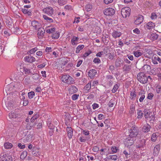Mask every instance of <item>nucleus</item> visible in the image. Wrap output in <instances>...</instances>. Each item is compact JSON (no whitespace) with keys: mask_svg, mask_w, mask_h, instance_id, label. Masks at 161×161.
I'll list each match as a JSON object with an SVG mask.
<instances>
[{"mask_svg":"<svg viewBox=\"0 0 161 161\" xmlns=\"http://www.w3.org/2000/svg\"><path fill=\"white\" fill-rule=\"evenodd\" d=\"M79 38L78 37H75V36H73V38L71 40V43L73 45H75L77 44V43L76 42H77Z\"/></svg>","mask_w":161,"mask_h":161,"instance_id":"nucleus-27","label":"nucleus"},{"mask_svg":"<svg viewBox=\"0 0 161 161\" xmlns=\"http://www.w3.org/2000/svg\"><path fill=\"white\" fill-rule=\"evenodd\" d=\"M22 11L24 14H26L28 15H31V13L30 10L25 8H22Z\"/></svg>","mask_w":161,"mask_h":161,"instance_id":"nucleus-31","label":"nucleus"},{"mask_svg":"<svg viewBox=\"0 0 161 161\" xmlns=\"http://www.w3.org/2000/svg\"><path fill=\"white\" fill-rule=\"evenodd\" d=\"M108 159H110L112 160H116L117 159L118 157L116 155H109L108 156Z\"/></svg>","mask_w":161,"mask_h":161,"instance_id":"nucleus-45","label":"nucleus"},{"mask_svg":"<svg viewBox=\"0 0 161 161\" xmlns=\"http://www.w3.org/2000/svg\"><path fill=\"white\" fill-rule=\"evenodd\" d=\"M119 87V85L117 84H115L113 87V88L112 90V92L113 93H114L116 92L117 90L118 89Z\"/></svg>","mask_w":161,"mask_h":161,"instance_id":"nucleus-39","label":"nucleus"},{"mask_svg":"<svg viewBox=\"0 0 161 161\" xmlns=\"http://www.w3.org/2000/svg\"><path fill=\"white\" fill-rule=\"evenodd\" d=\"M32 78L34 80H37L39 78V75L38 74L36 73L32 75Z\"/></svg>","mask_w":161,"mask_h":161,"instance_id":"nucleus-48","label":"nucleus"},{"mask_svg":"<svg viewBox=\"0 0 161 161\" xmlns=\"http://www.w3.org/2000/svg\"><path fill=\"white\" fill-rule=\"evenodd\" d=\"M98 80H96L95 81H94L93 82V83H92V86L94 88L97 85H98Z\"/></svg>","mask_w":161,"mask_h":161,"instance_id":"nucleus-59","label":"nucleus"},{"mask_svg":"<svg viewBox=\"0 0 161 161\" xmlns=\"http://www.w3.org/2000/svg\"><path fill=\"white\" fill-rule=\"evenodd\" d=\"M134 138L129 137L125 139V146L129 147L131 146L134 142Z\"/></svg>","mask_w":161,"mask_h":161,"instance_id":"nucleus-9","label":"nucleus"},{"mask_svg":"<svg viewBox=\"0 0 161 161\" xmlns=\"http://www.w3.org/2000/svg\"><path fill=\"white\" fill-rule=\"evenodd\" d=\"M37 36L39 38H41L44 35L45 31L44 29L41 26L38 29Z\"/></svg>","mask_w":161,"mask_h":161,"instance_id":"nucleus-12","label":"nucleus"},{"mask_svg":"<svg viewBox=\"0 0 161 161\" xmlns=\"http://www.w3.org/2000/svg\"><path fill=\"white\" fill-rule=\"evenodd\" d=\"M142 53L139 51L138 50L134 52V56L137 58L141 56L142 55Z\"/></svg>","mask_w":161,"mask_h":161,"instance_id":"nucleus-35","label":"nucleus"},{"mask_svg":"<svg viewBox=\"0 0 161 161\" xmlns=\"http://www.w3.org/2000/svg\"><path fill=\"white\" fill-rule=\"evenodd\" d=\"M121 35L120 32L118 31H114L112 33V36L113 37L116 38L117 37H119Z\"/></svg>","mask_w":161,"mask_h":161,"instance_id":"nucleus-25","label":"nucleus"},{"mask_svg":"<svg viewBox=\"0 0 161 161\" xmlns=\"http://www.w3.org/2000/svg\"><path fill=\"white\" fill-rule=\"evenodd\" d=\"M66 0H58V3L61 5H63L66 3Z\"/></svg>","mask_w":161,"mask_h":161,"instance_id":"nucleus-47","label":"nucleus"},{"mask_svg":"<svg viewBox=\"0 0 161 161\" xmlns=\"http://www.w3.org/2000/svg\"><path fill=\"white\" fill-rule=\"evenodd\" d=\"M160 150V145L159 144H158L155 146L153 149V155L154 156H157L158 154L159 150Z\"/></svg>","mask_w":161,"mask_h":161,"instance_id":"nucleus-18","label":"nucleus"},{"mask_svg":"<svg viewBox=\"0 0 161 161\" xmlns=\"http://www.w3.org/2000/svg\"><path fill=\"white\" fill-rule=\"evenodd\" d=\"M61 80L63 82L68 84H73L75 83L73 78L69 75H62Z\"/></svg>","mask_w":161,"mask_h":161,"instance_id":"nucleus-1","label":"nucleus"},{"mask_svg":"<svg viewBox=\"0 0 161 161\" xmlns=\"http://www.w3.org/2000/svg\"><path fill=\"white\" fill-rule=\"evenodd\" d=\"M42 17L44 20L46 21L49 23H52L53 22V19L48 17L47 15H43Z\"/></svg>","mask_w":161,"mask_h":161,"instance_id":"nucleus-28","label":"nucleus"},{"mask_svg":"<svg viewBox=\"0 0 161 161\" xmlns=\"http://www.w3.org/2000/svg\"><path fill=\"white\" fill-rule=\"evenodd\" d=\"M156 92L158 93L161 92V86L158 85L156 87Z\"/></svg>","mask_w":161,"mask_h":161,"instance_id":"nucleus-46","label":"nucleus"},{"mask_svg":"<svg viewBox=\"0 0 161 161\" xmlns=\"http://www.w3.org/2000/svg\"><path fill=\"white\" fill-rule=\"evenodd\" d=\"M138 80L142 84H145L147 82V76L143 72H140L137 75Z\"/></svg>","mask_w":161,"mask_h":161,"instance_id":"nucleus-2","label":"nucleus"},{"mask_svg":"<svg viewBox=\"0 0 161 161\" xmlns=\"http://www.w3.org/2000/svg\"><path fill=\"white\" fill-rule=\"evenodd\" d=\"M79 96V94H74L72 96V99L73 100H75L78 99Z\"/></svg>","mask_w":161,"mask_h":161,"instance_id":"nucleus-51","label":"nucleus"},{"mask_svg":"<svg viewBox=\"0 0 161 161\" xmlns=\"http://www.w3.org/2000/svg\"><path fill=\"white\" fill-rule=\"evenodd\" d=\"M35 95L34 92L33 91L29 92L28 93V96L29 98L31 99Z\"/></svg>","mask_w":161,"mask_h":161,"instance_id":"nucleus-42","label":"nucleus"},{"mask_svg":"<svg viewBox=\"0 0 161 161\" xmlns=\"http://www.w3.org/2000/svg\"><path fill=\"white\" fill-rule=\"evenodd\" d=\"M59 32H56L53 34L52 36V38L54 39H57L59 38Z\"/></svg>","mask_w":161,"mask_h":161,"instance_id":"nucleus-41","label":"nucleus"},{"mask_svg":"<svg viewBox=\"0 0 161 161\" xmlns=\"http://www.w3.org/2000/svg\"><path fill=\"white\" fill-rule=\"evenodd\" d=\"M146 142V140L144 139L139 140L136 142V146L139 148H143L145 146Z\"/></svg>","mask_w":161,"mask_h":161,"instance_id":"nucleus-10","label":"nucleus"},{"mask_svg":"<svg viewBox=\"0 0 161 161\" xmlns=\"http://www.w3.org/2000/svg\"><path fill=\"white\" fill-rule=\"evenodd\" d=\"M115 13L114 9L112 8H109L105 9L103 11L104 14L106 16H112Z\"/></svg>","mask_w":161,"mask_h":161,"instance_id":"nucleus-8","label":"nucleus"},{"mask_svg":"<svg viewBox=\"0 0 161 161\" xmlns=\"http://www.w3.org/2000/svg\"><path fill=\"white\" fill-rule=\"evenodd\" d=\"M29 103V101L27 99H25L22 102V101H21L20 102V103H22L23 105L24 106H26Z\"/></svg>","mask_w":161,"mask_h":161,"instance_id":"nucleus-50","label":"nucleus"},{"mask_svg":"<svg viewBox=\"0 0 161 161\" xmlns=\"http://www.w3.org/2000/svg\"><path fill=\"white\" fill-rule=\"evenodd\" d=\"M143 17L142 15H139L136 18L135 21V23L137 25H139L141 24L143 21Z\"/></svg>","mask_w":161,"mask_h":161,"instance_id":"nucleus-17","label":"nucleus"},{"mask_svg":"<svg viewBox=\"0 0 161 161\" xmlns=\"http://www.w3.org/2000/svg\"><path fill=\"white\" fill-rule=\"evenodd\" d=\"M129 137L131 138H135L138 134V130L137 127L135 126H133L129 131Z\"/></svg>","mask_w":161,"mask_h":161,"instance_id":"nucleus-4","label":"nucleus"},{"mask_svg":"<svg viewBox=\"0 0 161 161\" xmlns=\"http://www.w3.org/2000/svg\"><path fill=\"white\" fill-rule=\"evenodd\" d=\"M158 133H154L151 136V140L152 141L155 142L158 136Z\"/></svg>","mask_w":161,"mask_h":161,"instance_id":"nucleus-26","label":"nucleus"},{"mask_svg":"<svg viewBox=\"0 0 161 161\" xmlns=\"http://www.w3.org/2000/svg\"><path fill=\"white\" fill-rule=\"evenodd\" d=\"M153 94L152 93H149L148 94V96L147 97V98L149 99H152L153 97Z\"/></svg>","mask_w":161,"mask_h":161,"instance_id":"nucleus-58","label":"nucleus"},{"mask_svg":"<svg viewBox=\"0 0 161 161\" xmlns=\"http://www.w3.org/2000/svg\"><path fill=\"white\" fill-rule=\"evenodd\" d=\"M151 128V126L148 124L145 125L143 127V131L145 133L147 132L150 131Z\"/></svg>","mask_w":161,"mask_h":161,"instance_id":"nucleus-23","label":"nucleus"},{"mask_svg":"<svg viewBox=\"0 0 161 161\" xmlns=\"http://www.w3.org/2000/svg\"><path fill=\"white\" fill-rule=\"evenodd\" d=\"M93 62L95 63L99 64L101 62V61L99 58H95L93 59Z\"/></svg>","mask_w":161,"mask_h":161,"instance_id":"nucleus-54","label":"nucleus"},{"mask_svg":"<svg viewBox=\"0 0 161 161\" xmlns=\"http://www.w3.org/2000/svg\"><path fill=\"white\" fill-rule=\"evenodd\" d=\"M0 158V161H13L12 156L8 154H1Z\"/></svg>","mask_w":161,"mask_h":161,"instance_id":"nucleus-7","label":"nucleus"},{"mask_svg":"<svg viewBox=\"0 0 161 161\" xmlns=\"http://www.w3.org/2000/svg\"><path fill=\"white\" fill-rule=\"evenodd\" d=\"M12 144L9 142H6L4 144V147L6 149H10L12 147Z\"/></svg>","mask_w":161,"mask_h":161,"instance_id":"nucleus-29","label":"nucleus"},{"mask_svg":"<svg viewBox=\"0 0 161 161\" xmlns=\"http://www.w3.org/2000/svg\"><path fill=\"white\" fill-rule=\"evenodd\" d=\"M114 105V101L112 100H110L108 104V106L110 107H112Z\"/></svg>","mask_w":161,"mask_h":161,"instance_id":"nucleus-60","label":"nucleus"},{"mask_svg":"<svg viewBox=\"0 0 161 161\" xmlns=\"http://www.w3.org/2000/svg\"><path fill=\"white\" fill-rule=\"evenodd\" d=\"M55 28H52L50 29H48L46 30V32L48 33H52L55 31Z\"/></svg>","mask_w":161,"mask_h":161,"instance_id":"nucleus-56","label":"nucleus"},{"mask_svg":"<svg viewBox=\"0 0 161 161\" xmlns=\"http://www.w3.org/2000/svg\"><path fill=\"white\" fill-rule=\"evenodd\" d=\"M78 90L76 87L74 86H71L69 89V93L70 94H73L76 92Z\"/></svg>","mask_w":161,"mask_h":161,"instance_id":"nucleus-22","label":"nucleus"},{"mask_svg":"<svg viewBox=\"0 0 161 161\" xmlns=\"http://www.w3.org/2000/svg\"><path fill=\"white\" fill-rule=\"evenodd\" d=\"M92 150L94 152H97L99 150V148L97 146H95L93 148Z\"/></svg>","mask_w":161,"mask_h":161,"instance_id":"nucleus-62","label":"nucleus"},{"mask_svg":"<svg viewBox=\"0 0 161 161\" xmlns=\"http://www.w3.org/2000/svg\"><path fill=\"white\" fill-rule=\"evenodd\" d=\"M37 115H35L34 116H33L31 119V122H34L35 120L37 119Z\"/></svg>","mask_w":161,"mask_h":161,"instance_id":"nucleus-64","label":"nucleus"},{"mask_svg":"<svg viewBox=\"0 0 161 161\" xmlns=\"http://www.w3.org/2000/svg\"><path fill=\"white\" fill-rule=\"evenodd\" d=\"M97 73V71L94 69H90L88 73V76L91 79L93 78Z\"/></svg>","mask_w":161,"mask_h":161,"instance_id":"nucleus-15","label":"nucleus"},{"mask_svg":"<svg viewBox=\"0 0 161 161\" xmlns=\"http://www.w3.org/2000/svg\"><path fill=\"white\" fill-rule=\"evenodd\" d=\"M151 37L153 40H156L158 38V35L156 33H153L151 35Z\"/></svg>","mask_w":161,"mask_h":161,"instance_id":"nucleus-40","label":"nucleus"},{"mask_svg":"<svg viewBox=\"0 0 161 161\" xmlns=\"http://www.w3.org/2000/svg\"><path fill=\"white\" fill-rule=\"evenodd\" d=\"M136 96V94L135 91H131L130 93V99L131 100H134Z\"/></svg>","mask_w":161,"mask_h":161,"instance_id":"nucleus-30","label":"nucleus"},{"mask_svg":"<svg viewBox=\"0 0 161 161\" xmlns=\"http://www.w3.org/2000/svg\"><path fill=\"white\" fill-rule=\"evenodd\" d=\"M37 50V48L36 47L32 48L27 52L28 54H31L34 53Z\"/></svg>","mask_w":161,"mask_h":161,"instance_id":"nucleus-36","label":"nucleus"},{"mask_svg":"<svg viewBox=\"0 0 161 161\" xmlns=\"http://www.w3.org/2000/svg\"><path fill=\"white\" fill-rule=\"evenodd\" d=\"M131 69V66L129 65L125 64L123 67V71L128 73Z\"/></svg>","mask_w":161,"mask_h":161,"instance_id":"nucleus-24","label":"nucleus"},{"mask_svg":"<svg viewBox=\"0 0 161 161\" xmlns=\"http://www.w3.org/2000/svg\"><path fill=\"white\" fill-rule=\"evenodd\" d=\"M24 61L25 62L29 63H32L35 61V58L34 57L30 54L24 57Z\"/></svg>","mask_w":161,"mask_h":161,"instance_id":"nucleus-11","label":"nucleus"},{"mask_svg":"<svg viewBox=\"0 0 161 161\" xmlns=\"http://www.w3.org/2000/svg\"><path fill=\"white\" fill-rule=\"evenodd\" d=\"M145 27L148 30H151L153 29L155 26V24L152 22H149L147 23L145 25Z\"/></svg>","mask_w":161,"mask_h":161,"instance_id":"nucleus-19","label":"nucleus"},{"mask_svg":"<svg viewBox=\"0 0 161 161\" xmlns=\"http://www.w3.org/2000/svg\"><path fill=\"white\" fill-rule=\"evenodd\" d=\"M32 25L36 29H38L41 26V24L36 21H34L32 22Z\"/></svg>","mask_w":161,"mask_h":161,"instance_id":"nucleus-20","label":"nucleus"},{"mask_svg":"<svg viewBox=\"0 0 161 161\" xmlns=\"http://www.w3.org/2000/svg\"><path fill=\"white\" fill-rule=\"evenodd\" d=\"M19 115L16 114V112L13 111H11L8 114L9 118L12 120H16V118L19 117Z\"/></svg>","mask_w":161,"mask_h":161,"instance_id":"nucleus-14","label":"nucleus"},{"mask_svg":"<svg viewBox=\"0 0 161 161\" xmlns=\"http://www.w3.org/2000/svg\"><path fill=\"white\" fill-rule=\"evenodd\" d=\"M14 87V86L12 84L7 85L5 88V91L7 94L10 93V92L13 90Z\"/></svg>","mask_w":161,"mask_h":161,"instance_id":"nucleus-16","label":"nucleus"},{"mask_svg":"<svg viewBox=\"0 0 161 161\" xmlns=\"http://www.w3.org/2000/svg\"><path fill=\"white\" fill-rule=\"evenodd\" d=\"M137 118L141 119L143 116V113H142L141 110H139L137 112Z\"/></svg>","mask_w":161,"mask_h":161,"instance_id":"nucleus-44","label":"nucleus"},{"mask_svg":"<svg viewBox=\"0 0 161 161\" xmlns=\"http://www.w3.org/2000/svg\"><path fill=\"white\" fill-rule=\"evenodd\" d=\"M27 155V152L24 151L22 152L20 156V158L22 160L24 159Z\"/></svg>","mask_w":161,"mask_h":161,"instance_id":"nucleus-37","label":"nucleus"},{"mask_svg":"<svg viewBox=\"0 0 161 161\" xmlns=\"http://www.w3.org/2000/svg\"><path fill=\"white\" fill-rule=\"evenodd\" d=\"M104 54V52H103V51H101V52H99L97 54H96V56L97 57H101L102 56V55H103Z\"/></svg>","mask_w":161,"mask_h":161,"instance_id":"nucleus-63","label":"nucleus"},{"mask_svg":"<svg viewBox=\"0 0 161 161\" xmlns=\"http://www.w3.org/2000/svg\"><path fill=\"white\" fill-rule=\"evenodd\" d=\"M93 107V109H95L99 107V106L98 104L94 103L92 105Z\"/></svg>","mask_w":161,"mask_h":161,"instance_id":"nucleus-61","label":"nucleus"},{"mask_svg":"<svg viewBox=\"0 0 161 161\" xmlns=\"http://www.w3.org/2000/svg\"><path fill=\"white\" fill-rule=\"evenodd\" d=\"M23 71L26 75H29L31 74L32 73L31 70L29 69H27L25 67L23 68Z\"/></svg>","mask_w":161,"mask_h":161,"instance_id":"nucleus-33","label":"nucleus"},{"mask_svg":"<svg viewBox=\"0 0 161 161\" xmlns=\"http://www.w3.org/2000/svg\"><path fill=\"white\" fill-rule=\"evenodd\" d=\"M107 55L108 56V58L110 60H113L114 58L113 54H112L111 53H108Z\"/></svg>","mask_w":161,"mask_h":161,"instance_id":"nucleus-49","label":"nucleus"},{"mask_svg":"<svg viewBox=\"0 0 161 161\" xmlns=\"http://www.w3.org/2000/svg\"><path fill=\"white\" fill-rule=\"evenodd\" d=\"M135 111V106L134 104L131 105L130 107V114H133Z\"/></svg>","mask_w":161,"mask_h":161,"instance_id":"nucleus-38","label":"nucleus"},{"mask_svg":"<svg viewBox=\"0 0 161 161\" xmlns=\"http://www.w3.org/2000/svg\"><path fill=\"white\" fill-rule=\"evenodd\" d=\"M68 137L70 139L73 136V131L72 129L70 127H68L66 128Z\"/></svg>","mask_w":161,"mask_h":161,"instance_id":"nucleus-21","label":"nucleus"},{"mask_svg":"<svg viewBox=\"0 0 161 161\" xmlns=\"http://www.w3.org/2000/svg\"><path fill=\"white\" fill-rule=\"evenodd\" d=\"M91 81H90L84 87V89L87 91H89L91 88Z\"/></svg>","mask_w":161,"mask_h":161,"instance_id":"nucleus-32","label":"nucleus"},{"mask_svg":"<svg viewBox=\"0 0 161 161\" xmlns=\"http://www.w3.org/2000/svg\"><path fill=\"white\" fill-rule=\"evenodd\" d=\"M130 9L128 7H125L122 8L121 10V14L124 18L129 17L130 13Z\"/></svg>","mask_w":161,"mask_h":161,"instance_id":"nucleus-5","label":"nucleus"},{"mask_svg":"<svg viewBox=\"0 0 161 161\" xmlns=\"http://www.w3.org/2000/svg\"><path fill=\"white\" fill-rule=\"evenodd\" d=\"M124 62L119 58H118L115 60V65L116 67H120L121 65H123Z\"/></svg>","mask_w":161,"mask_h":161,"instance_id":"nucleus-13","label":"nucleus"},{"mask_svg":"<svg viewBox=\"0 0 161 161\" xmlns=\"http://www.w3.org/2000/svg\"><path fill=\"white\" fill-rule=\"evenodd\" d=\"M92 8V6L91 5L88 4L86 5L85 6V9L87 12L90 11Z\"/></svg>","mask_w":161,"mask_h":161,"instance_id":"nucleus-43","label":"nucleus"},{"mask_svg":"<svg viewBox=\"0 0 161 161\" xmlns=\"http://www.w3.org/2000/svg\"><path fill=\"white\" fill-rule=\"evenodd\" d=\"M144 116L146 119L149 120L150 121L154 120L155 117L153 113L150 112L147 109L144 110Z\"/></svg>","mask_w":161,"mask_h":161,"instance_id":"nucleus-3","label":"nucleus"},{"mask_svg":"<svg viewBox=\"0 0 161 161\" xmlns=\"http://www.w3.org/2000/svg\"><path fill=\"white\" fill-rule=\"evenodd\" d=\"M84 47V45H82L78 46L76 48V53H77L80 52V50H82Z\"/></svg>","mask_w":161,"mask_h":161,"instance_id":"nucleus-34","label":"nucleus"},{"mask_svg":"<svg viewBox=\"0 0 161 161\" xmlns=\"http://www.w3.org/2000/svg\"><path fill=\"white\" fill-rule=\"evenodd\" d=\"M123 153L125 155L126 158L130 157V153H128L127 151L125 150L123 152Z\"/></svg>","mask_w":161,"mask_h":161,"instance_id":"nucleus-57","label":"nucleus"},{"mask_svg":"<svg viewBox=\"0 0 161 161\" xmlns=\"http://www.w3.org/2000/svg\"><path fill=\"white\" fill-rule=\"evenodd\" d=\"M153 59L155 60H157L159 62H160L161 61L160 58H159L157 55H156L153 56Z\"/></svg>","mask_w":161,"mask_h":161,"instance_id":"nucleus-53","label":"nucleus"},{"mask_svg":"<svg viewBox=\"0 0 161 161\" xmlns=\"http://www.w3.org/2000/svg\"><path fill=\"white\" fill-rule=\"evenodd\" d=\"M111 150L112 152V153H116L118 149L117 147L115 146H113L111 147Z\"/></svg>","mask_w":161,"mask_h":161,"instance_id":"nucleus-52","label":"nucleus"},{"mask_svg":"<svg viewBox=\"0 0 161 161\" xmlns=\"http://www.w3.org/2000/svg\"><path fill=\"white\" fill-rule=\"evenodd\" d=\"M157 16L156 13H153L152 14L151 18L152 19H153L157 18Z\"/></svg>","mask_w":161,"mask_h":161,"instance_id":"nucleus-55","label":"nucleus"},{"mask_svg":"<svg viewBox=\"0 0 161 161\" xmlns=\"http://www.w3.org/2000/svg\"><path fill=\"white\" fill-rule=\"evenodd\" d=\"M42 11L49 16H52L53 14L54 9L50 7H48L43 9Z\"/></svg>","mask_w":161,"mask_h":161,"instance_id":"nucleus-6","label":"nucleus"}]
</instances>
